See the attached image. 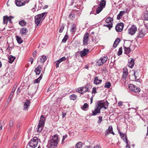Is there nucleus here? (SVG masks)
I'll return each instance as SVG.
<instances>
[{"mask_svg":"<svg viewBox=\"0 0 148 148\" xmlns=\"http://www.w3.org/2000/svg\"><path fill=\"white\" fill-rule=\"evenodd\" d=\"M89 34L88 33H86L84 36L83 42L84 45H87L88 44V41L89 40Z\"/></svg>","mask_w":148,"mask_h":148,"instance_id":"obj_9","label":"nucleus"},{"mask_svg":"<svg viewBox=\"0 0 148 148\" xmlns=\"http://www.w3.org/2000/svg\"><path fill=\"white\" fill-rule=\"evenodd\" d=\"M42 74H41L38 78L34 80V83H39L40 80L42 79Z\"/></svg>","mask_w":148,"mask_h":148,"instance_id":"obj_26","label":"nucleus"},{"mask_svg":"<svg viewBox=\"0 0 148 148\" xmlns=\"http://www.w3.org/2000/svg\"><path fill=\"white\" fill-rule=\"evenodd\" d=\"M16 85H14L12 89V91H11V92L12 93H14V92L16 90Z\"/></svg>","mask_w":148,"mask_h":148,"instance_id":"obj_50","label":"nucleus"},{"mask_svg":"<svg viewBox=\"0 0 148 148\" xmlns=\"http://www.w3.org/2000/svg\"><path fill=\"white\" fill-rule=\"evenodd\" d=\"M103 8L101 7V6H99L97 9L96 12L97 14H98L102 10Z\"/></svg>","mask_w":148,"mask_h":148,"instance_id":"obj_34","label":"nucleus"},{"mask_svg":"<svg viewBox=\"0 0 148 148\" xmlns=\"http://www.w3.org/2000/svg\"><path fill=\"white\" fill-rule=\"evenodd\" d=\"M14 93H13L12 92L11 93V94H10V95L8 98V100H10L11 99V98H12V97Z\"/></svg>","mask_w":148,"mask_h":148,"instance_id":"obj_55","label":"nucleus"},{"mask_svg":"<svg viewBox=\"0 0 148 148\" xmlns=\"http://www.w3.org/2000/svg\"><path fill=\"white\" fill-rule=\"evenodd\" d=\"M16 40L17 41V42L19 44H21L23 42V40L22 38L18 36H16Z\"/></svg>","mask_w":148,"mask_h":148,"instance_id":"obj_28","label":"nucleus"},{"mask_svg":"<svg viewBox=\"0 0 148 148\" xmlns=\"http://www.w3.org/2000/svg\"><path fill=\"white\" fill-rule=\"evenodd\" d=\"M88 105L87 103H85L84 104L82 108L83 110H86L85 109L88 107Z\"/></svg>","mask_w":148,"mask_h":148,"instance_id":"obj_40","label":"nucleus"},{"mask_svg":"<svg viewBox=\"0 0 148 148\" xmlns=\"http://www.w3.org/2000/svg\"><path fill=\"white\" fill-rule=\"evenodd\" d=\"M66 58L65 57H62V58H60L59 60H58L60 62H61L62 61H63L65 60L66 59Z\"/></svg>","mask_w":148,"mask_h":148,"instance_id":"obj_51","label":"nucleus"},{"mask_svg":"<svg viewBox=\"0 0 148 148\" xmlns=\"http://www.w3.org/2000/svg\"><path fill=\"white\" fill-rule=\"evenodd\" d=\"M77 96L74 94L70 96V99L71 100H75L77 98Z\"/></svg>","mask_w":148,"mask_h":148,"instance_id":"obj_36","label":"nucleus"},{"mask_svg":"<svg viewBox=\"0 0 148 148\" xmlns=\"http://www.w3.org/2000/svg\"><path fill=\"white\" fill-rule=\"evenodd\" d=\"M145 29H138L137 32V37L138 38H142L145 35Z\"/></svg>","mask_w":148,"mask_h":148,"instance_id":"obj_8","label":"nucleus"},{"mask_svg":"<svg viewBox=\"0 0 148 148\" xmlns=\"http://www.w3.org/2000/svg\"><path fill=\"white\" fill-rule=\"evenodd\" d=\"M102 101H98L97 103V106L95 107V108L94 111H92V113L91 114V116H95L97 115V113H100V110L103 108L101 105V102Z\"/></svg>","mask_w":148,"mask_h":148,"instance_id":"obj_3","label":"nucleus"},{"mask_svg":"<svg viewBox=\"0 0 148 148\" xmlns=\"http://www.w3.org/2000/svg\"><path fill=\"white\" fill-rule=\"evenodd\" d=\"M30 101L29 100L26 101V102L24 103L23 109L25 110H27L30 106Z\"/></svg>","mask_w":148,"mask_h":148,"instance_id":"obj_12","label":"nucleus"},{"mask_svg":"<svg viewBox=\"0 0 148 148\" xmlns=\"http://www.w3.org/2000/svg\"><path fill=\"white\" fill-rule=\"evenodd\" d=\"M29 0H16L15 3L18 7L22 6L25 5V3H28Z\"/></svg>","mask_w":148,"mask_h":148,"instance_id":"obj_6","label":"nucleus"},{"mask_svg":"<svg viewBox=\"0 0 148 148\" xmlns=\"http://www.w3.org/2000/svg\"><path fill=\"white\" fill-rule=\"evenodd\" d=\"M97 93L96 91V89L95 87H93L92 88V94L93 95V94H95Z\"/></svg>","mask_w":148,"mask_h":148,"instance_id":"obj_49","label":"nucleus"},{"mask_svg":"<svg viewBox=\"0 0 148 148\" xmlns=\"http://www.w3.org/2000/svg\"><path fill=\"white\" fill-rule=\"evenodd\" d=\"M93 148H101V147L100 146L98 145H96L94 146Z\"/></svg>","mask_w":148,"mask_h":148,"instance_id":"obj_64","label":"nucleus"},{"mask_svg":"<svg viewBox=\"0 0 148 148\" xmlns=\"http://www.w3.org/2000/svg\"><path fill=\"white\" fill-rule=\"evenodd\" d=\"M144 16V19L145 20L148 21V13H145Z\"/></svg>","mask_w":148,"mask_h":148,"instance_id":"obj_48","label":"nucleus"},{"mask_svg":"<svg viewBox=\"0 0 148 148\" xmlns=\"http://www.w3.org/2000/svg\"><path fill=\"white\" fill-rule=\"evenodd\" d=\"M15 59V57L13 56L12 55L8 57V62L9 63H12L14 61Z\"/></svg>","mask_w":148,"mask_h":148,"instance_id":"obj_23","label":"nucleus"},{"mask_svg":"<svg viewBox=\"0 0 148 148\" xmlns=\"http://www.w3.org/2000/svg\"><path fill=\"white\" fill-rule=\"evenodd\" d=\"M36 51H34L33 53V56L34 57L36 56Z\"/></svg>","mask_w":148,"mask_h":148,"instance_id":"obj_63","label":"nucleus"},{"mask_svg":"<svg viewBox=\"0 0 148 148\" xmlns=\"http://www.w3.org/2000/svg\"><path fill=\"white\" fill-rule=\"evenodd\" d=\"M102 82L101 79H99L97 77H96L94 78V83L95 84L97 85L100 84Z\"/></svg>","mask_w":148,"mask_h":148,"instance_id":"obj_19","label":"nucleus"},{"mask_svg":"<svg viewBox=\"0 0 148 148\" xmlns=\"http://www.w3.org/2000/svg\"><path fill=\"white\" fill-rule=\"evenodd\" d=\"M113 21V18L108 17L106 20V22L107 23H112V22Z\"/></svg>","mask_w":148,"mask_h":148,"instance_id":"obj_29","label":"nucleus"},{"mask_svg":"<svg viewBox=\"0 0 148 148\" xmlns=\"http://www.w3.org/2000/svg\"><path fill=\"white\" fill-rule=\"evenodd\" d=\"M61 62L59 60H57L55 62L56 68H58L59 67V64Z\"/></svg>","mask_w":148,"mask_h":148,"instance_id":"obj_47","label":"nucleus"},{"mask_svg":"<svg viewBox=\"0 0 148 148\" xmlns=\"http://www.w3.org/2000/svg\"><path fill=\"white\" fill-rule=\"evenodd\" d=\"M128 87L130 90L134 92H137L140 91V89L133 84H129Z\"/></svg>","mask_w":148,"mask_h":148,"instance_id":"obj_10","label":"nucleus"},{"mask_svg":"<svg viewBox=\"0 0 148 148\" xmlns=\"http://www.w3.org/2000/svg\"><path fill=\"white\" fill-rule=\"evenodd\" d=\"M68 38V35H66L64 38L62 39V42H66Z\"/></svg>","mask_w":148,"mask_h":148,"instance_id":"obj_44","label":"nucleus"},{"mask_svg":"<svg viewBox=\"0 0 148 148\" xmlns=\"http://www.w3.org/2000/svg\"><path fill=\"white\" fill-rule=\"evenodd\" d=\"M64 26L63 24H62L60 26V28L59 30V32L60 33H61L63 31L64 28Z\"/></svg>","mask_w":148,"mask_h":148,"instance_id":"obj_38","label":"nucleus"},{"mask_svg":"<svg viewBox=\"0 0 148 148\" xmlns=\"http://www.w3.org/2000/svg\"><path fill=\"white\" fill-rule=\"evenodd\" d=\"M100 101H102V102H101V105L103 108H104L105 109H107L108 106V103L107 101H106L104 102L103 100H101Z\"/></svg>","mask_w":148,"mask_h":148,"instance_id":"obj_15","label":"nucleus"},{"mask_svg":"<svg viewBox=\"0 0 148 148\" xmlns=\"http://www.w3.org/2000/svg\"><path fill=\"white\" fill-rule=\"evenodd\" d=\"M89 50L87 49H84L80 52V55L81 57L85 56L88 54Z\"/></svg>","mask_w":148,"mask_h":148,"instance_id":"obj_14","label":"nucleus"},{"mask_svg":"<svg viewBox=\"0 0 148 148\" xmlns=\"http://www.w3.org/2000/svg\"><path fill=\"white\" fill-rule=\"evenodd\" d=\"M103 64V63L102 62L101 60L100 59L97 62V64L99 66Z\"/></svg>","mask_w":148,"mask_h":148,"instance_id":"obj_46","label":"nucleus"},{"mask_svg":"<svg viewBox=\"0 0 148 148\" xmlns=\"http://www.w3.org/2000/svg\"><path fill=\"white\" fill-rule=\"evenodd\" d=\"M38 143V138L35 137L29 142L27 146L32 148H34L37 146Z\"/></svg>","mask_w":148,"mask_h":148,"instance_id":"obj_5","label":"nucleus"},{"mask_svg":"<svg viewBox=\"0 0 148 148\" xmlns=\"http://www.w3.org/2000/svg\"><path fill=\"white\" fill-rule=\"evenodd\" d=\"M133 75L134 76L135 79H136L137 77V74L136 73V72L135 71H134Z\"/></svg>","mask_w":148,"mask_h":148,"instance_id":"obj_57","label":"nucleus"},{"mask_svg":"<svg viewBox=\"0 0 148 148\" xmlns=\"http://www.w3.org/2000/svg\"><path fill=\"white\" fill-rule=\"evenodd\" d=\"M83 87H81L80 88H78L77 89V90L78 91V92H83V89H82Z\"/></svg>","mask_w":148,"mask_h":148,"instance_id":"obj_56","label":"nucleus"},{"mask_svg":"<svg viewBox=\"0 0 148 148\" xmlns=\"http://www.w3.org/2000/svg\"><path fill=\"white\" fill-rule=\"evenodd\" d=\"M106 2L105 0H102L101 1L99 4V6H101L103 8L105 7L106 5Z\"/></svg>","mask_w":148,"mask_h":148,"instance_id":"obj_22","label":"nucleus"},{"mask_svg":"<svg viewBox=\"0 0 148 148\" xmlns=\"http://www.w3.org/2000/svg\"><path fill=\"white\" fill-rule=\"evenodd\" d=\"M47 14V12H44L35 16V23L37 26L42 23V21L45 19Z\"/></svg>","mask_w":148,"mask_h":148,"instance_id":"obj_1","label":"nucleus"},{"mask_svg":"<svg viewBox=\"0 0 148 148\" xmlns=\"http://www.w3.org/2000/svg\"><path fill=\"white\" fill-rule=\"evenodd\" d=\"M47 59V57L46 56L43 55L38 58V62H40L42 63H43L45 62Z\"/></svg>","mask_w":148,"mask_h":148,"instance_id":"obj_13","label":"nucleus"},{"mask_svg":"<svg viewBox=\"0 0 148 148\" xmlns=\"http://www.w3.org/2000/svg\"><path fill=\"white\" fill-rule=\"evenodd\" d=\"M108 59V57L107 56H104L100 59L102 62L103 63L105 62Z\"/></svg>","mask_w":148,"mask_h":148,"instance_id":"obj_39","label":"nucleus"},{"mask_svg":"<svg viewBox=\"0 0 148 148\" xmlns=\"http://www.w3.org/2000/svg\"><path fill=\"white\" fill-rule=\"evenodd\" d=\"M21 90L20 87H19L18 88L17 90V94H18V93H19L20 92H21Z\"/></svg>","mask_w":148,"mask_h":148,"instance_id":"obj_61","label":"nucleus"},{"mask_svg":"<svg viewBox=\"0 0 148 148\" xmlns=\"http://www.w3.org/2000/svg\"><path fill=\"white\" fill-rule=\"evenodd\" d=\"M8 16L6 15L4 16L3 17V24H7L8 22Z\"/></svg>","mask_w":148,"mask_h":148,"instance_id":"obj_27","label":"nucleus"},{"mask_svg":"<svg viewBox=\"0 0 148 148\" xmlns=\"http://www.w3.org/2000/svg\"><path fill=\"white\" fill-rule=\"evenodd\" d=\"M104 26L107 27L109 28V30L112 27V23H107V24L104 25Z\"/></svg>","mask_w":148,"mask_h":148,"instance_id":"obj_33","label":"nucleus"},{"mask_svg":"<svg viewBox=\"0 0 148 148\" xmlns=\"http://www.w3.org/2000/svg\"><path fill=\"white\" fill-rule=\"evenodd\" d=\"M83 89V92H79V93H80L81 94H83L84 93L86 92L88 90V89L86 87H83L82 88Z\"/></svg>","mask_w":148,"mask_h":148,"instance_id":"obj_35","label":"nucleus"},{"mask_svg":"<svg viewBox=\"0 0 148 148\" xmlns=\"http://www.w3.org/2000/svg\"><path fill=\"white\" fill-rule=\"evenodd\" d=\"M42 69V67L40 65H39L34 70V72H35L36 74L39 75Z\"/></svg>","mask_w":148,"mask_h":148,"instance_id":"obj_16","label":"nucleus"},{"mask_svg":"<svg viewBox=\"0 0 148 148\" xmlns=\"http://www.w3.org/2000/svg\"><path fill=\"white\" fill-rule=\"evenodd\" d=\"M123 73H128V70L126 67H125L123 69Z\"/></svg>","mask_w":148,"mask_h":148,"instance_id":"obj_53","label":"nucleus"},{"mask_svg":"<svg viewBox=\"0 0 148 148\" xmlns=\"http://www.w3.org/2000/svg\"><path fill=\"white\" fill-rule=\"evenodd\" d=\"M29 61L31 62V64H32L33 63V58H31L29 60Z\"/></svg>","mask_w":148,"mask_h":148,"instance_id":"obj_60","label":"nucleus"},{"mask_svg":"<svg viewBox=\"0 0 148 148\" xmlns=\"http://www.w3.org/2000/svg\"><path fill=\"white\" fill-rule=\"evenodd\" d=\"M76 27L75 24H73L71 26L70 31L74 33L76 32Z\"/></svg>","mask_w":148,"mask_h":148,"instance_id":"obj_30","label":"nucleus"},{"mask_svg":"<svg viewBox=\"0 0 148 148\" xmlns=\"http://www.w3.org/2000/svg\"><path fill=\"white\" fill-rule=\"evenodd\" d=\"M67 135L63 136L62 139V142H63L64 140L67 137Z\"/></svg>","mask_w":148,"mask_h":148,"instance_id":"obj_58","label":"nucleus"},{"mask_svg":"<svg viewBox=\"0 0 148 148\" xmlns=\"http://www.w3.org/2000/svg\"><path fill=\"white\" fill-rule=\"evenodd\" d=\"M45 119V118L43 115H42L41 116L37 127L38 128V132H40L42 130L43 127L44 126Z\"/></svg>","mask_w":148,"mask_h":148,"instance_id":"obj_4","label":"nucleus"},{"mask_svg":"<svg viewBox=\"0 0 148 148\" xmlns=\"http://www.w3.org/2000/svg\"><path fill=\"white\" fill-rule=\"evenodd\" d=\"M125 12H125L124 11H121L119 14L122 17L123 15L124 14Z\"/></svg>","mask_w":148,"mask_h":148,"instance_id":"obj_54","label":"nucleus"},{"mask_svg":"<svg viewBox=\"0 0 148 148\" xmlns=\"http://www.w3.org/2000/svg\"><path fill=\"white\" fill-rule=\"evenodd\" d=\"M113 129L112 127L111 126H109L108 127V129L106 130V131L105 136H106L109 133H111Z\"/></svg>","mask_w":148,"mask_h":148,"instance_id":"obj_18","label":"nucleus"},{"mask_svg":"<svg viewBox=\"0 0 148 148\" xmlns=\"http://www.w3.org/2000/svg\"><path fill=\"white\" fill-rule=\"evenodd\" d=\"M19 24L22 26H24L26 25V23L24 20H22L19 22Z\"/></svg>","mask_w":148,"mask_h":148,"instance_id":"obj_31","label":"nucleus"},{"mask_svg":"<svg viewBox=\"0 0 148 148\" xmlns=\"http://www.w3.org/2000/svg\"><path fill=\"white\" fill-rule=\"evenodd\" d=\"M27 31V29L25 27L21 28L20 30V33L22 35H25Z\"/></svg>","mask_w":148,"mask_h":148,"instance_id":"obj_20","label":"nucleus"},{"mask_svg":"<svg viewBox=\"0 0 148 148\" xmlns=\"http://www.w3.org/2000/svg\"><path fill=\"white\" fill-rule=\"evenodd\" d=\"M99 120L97 122L98 124H100L102 121V116H100L98 117Z\"/></svg>","mask_w":148,"mask_h":148,"instance_id":"obj_45","label":"nucleus"},{"mask_svg":"<svg viewBox=\"0 0 148 148\" xmlns=\"http://www.w3.org/2000/svg\"><path fill=\"white\" fill-rule=\"evenodd\" d=\"M128 73H123V76L122 77V79L124 80H125L127 77Z\"/></svg>","mask_w":148,"mask_h":148,"instance_id":"obj_42","label":"nucleus"},{"mask_svg":"<svg viewBox=\"0 0 148 148\" xmlns=\"http://www.w3.org/2000/svg\"><path fill=\"white\" fill-rule=\"evenodd\" d=\"M120 39L119 38H116V40L114 42V44L113 45V47L114 48H116L117 45H118L120 41Z\"/></svg>","mask_w":148,"mask_h":148,"instance_id":"obj_21","label":"nucleus"},{"mask_svg":"<svg viewBox=\"0 0 148 148\" xmlns=\"http://www.w3.org/2000/svg\"><path fill=\"white\" fill-rule=\"evenodd\" d=\"M123 23H122L117 24L115 27L116 31L117 32L122 31L123 27Z\"/></svg>","mask_w":148,"mask_h":148,"instance_id":"obj_11","label":"nucleus"},{"mask_svg":"<svg viewBox=\"0 0 148 148\" xmlns=\"http://www.w3.org/2000/svg\"><path fill=\"white\" fill-rule=\"evenodd\" d=\"M124 141L126 143L127 145L126 146V147L130 148V142L128 141L127 138L126 136H125V140H124Z\"/></svg>","mask_w":148,"mask_h":148,"instance_id":"obj_24","label":"nucleus"},{"mask_svg":"<svg viewBox=\"0 0 148 148\" xmlns=\"http://www.w3.org/2000/svg\"><path fill=\"white\" fill-rule=\"evenodd\" d=\"M134 60L132 58L130 61L129 60L128 66L131 68H132L134 66Z\"/></svg>","mask_w":148,"mask_h":148,"instance_id":"obj_17","label":"nucleus"},{"mask_svg":"<svg viewBox=\"0 0 148 148\" xmlns=\"http://www.w3.org/2000/svg\"><path fill=\"white\" fill-rule=\"evenodd\" d=\"M122 53V48L121 47H120L119 50L118 52L117 55L118 56H120L121 55Z\"/></svg>","mask_w":148,"mask_h":148,"instance_id":"obj_41","label":"nucleus"},{"mask_svg":"<svg viewBox=\"0 0 148 148\" xmlns=\"http://www.w3.org/2000/svg\"><path fill=\"white\" fill-rule=\"evenodd\" d=\"M82 143L79 142H78L75 145V148H82Z\"/></svg>","mask_w":148,"mask_h":148,"instance_id":"obj_32","label":"nucleus"},{"mask_svg":"<svg viewBox=\"0 0 148 148\" xmlns=\"http://www.w3.org/2000/svg\"><path fill=\"white\" fill-rule=\"evenodd\" d=\"M122 17V16H121L119 14L117 16V19L118 20H119L120 19H121V18Z\"/></svg>","mask_w":148,"mask_h":148,"instance_id":"obj_59","label":"nucleus"},{"mask_svg":"<svg viewBox=\"0 0 148 148\" xmlns=\"http://www.w3.org/2000/svg\"><path fill=\"white\" fill-rule=\"evenodd\" d=\"M111 86V83L109 82H107L105 84L104 86V87L105 88H110V87Z\"/></svg>","mask_w":148,"mask_h":148,"instance_id":"obj_37","label":"nucleus"},{"mask_svg":"<svg viewBox=\"0 0 148 148\" xmlns=\"http://www.w3.org/2000/svg\"><path fill=\"white\" fill-rule=\"evenodd\" d=\"M58 141V135H55L49 141L48 145L50 148H54L57 146Z\"/></svg>","mask_w":148,"mask_h":148,"instance_id":"obj_2","label":"nucleus"},{"mask_svg":"<svg viewBox=\"0 0 148 148\" xmlns=\"http://www.w3.org/2000/svg\"><path fill=\"white\" fill-rule=\"evenodd\" d=\"M13 122H10V123L9 124L10 127H11L13 126Z\"/></svg>","mask_w":148,"mask_h":148,"instance_id":"obj_62","label":"nucleus"},{"mask_svg":"<svg viewBox=\"0 0 148 148\" xmlns=\"http://www.w3.org/2000/svg\"><path fill=\"white\" fill-rule=\"evenodd\" d=\"M124 49L125 50V53L126 54L129 53L130 52V48L129 47H127L124 46Z\"/></svg>","mask_w":148,"mask_h":148,"instance_id":"obj_25","label":"nucleus"},{"mask_svg":"<svg viewBox=\"0 0 148 148\" xmlns=\"http://www.w3.org/2000/svg\"><path fill=\"white\" fill-rule=\"evenodd\" d=\"M137 30V28L136 26L134 25H133L129 29L128 32L130 34L133 35L135 33Z\"/></svg>","mask_w":148,"mask_h":148,"instance_id":"obj_7","label":"nucleus"},{"mask_svg":"<svg viewBox=\"0 0 148 148\" xmlns=\"http://www.w3.org/2000/svg\"><path fill=\"white\" fill-rule=\"evenodd\" d=\"M8 21L10 23H12V21L11 19L14 18V17L13 16H8Z\"/></svg>","mask_w":148,"mask_h":148,"instance_id":"obj_43","label":"nucleus"},{"mask_svg":"<svg viewBox=\"0 0 148 148\" xmlns=\"http://www.w3.org/2000/svg\"><path fill=\"white\" fill-rule=\"evenodd\" d=\"M120 136H121V138L123 139V140H125V134H124L122 133L120 134Z\"/></svg>","mask_w":148,"mask_h":148,"instance_id":"obj_52","label":"nucleus"}]
</instances>
